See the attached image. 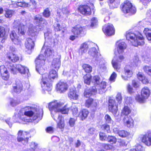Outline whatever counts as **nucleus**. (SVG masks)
I'll use <instances>...</instances> for the list:
<instances>
[{"instance_id":"nucleus-9","label":"nucleus","mask_w":151,"mask_h":151,"mask_svg":"<svg viewBox=\"0 0 151 151\" xmlns=\"http://www.w3.org/2000/svg\"><path fill=\"white\" fill-rule=\"evenodd\" d=\"M48 76V74L47 73L42 74V82L41 85L42 89L44 90L47 91H50L52 88V85L51 81L47 79V78H45L46 76Z\"/></svg>"},{"instance_id":"nucleus-53","label":"nucleus","mask_w":151,"mask_h":151,"mask_svg":"<svg viewBox=\"0 0 151 151\" xmlns=\"http://www.w3.org/2000/svg\"><path fill=\"white\" fill-rule=\"evenodd\" d=\"M117 77V74L114 72H113L111 74L109 79V81L111 82H114Z\"/></svg>"},{"instance_id":"nucleus-4","label":"nucleus","mask_w":151,"mask_h":151,"mask_svg":"<svg viewBox=\"0 0 151 151\" xmlns=\"http://www.w3.org/2000/svg\"><path fill=\"white\" fill-rule=\"evenodd\" d=\"M8 68L11 73L13 74L16 73L17 71L22 74H27L28 75L29 69L27 68L21 64L14 65L9 63L8 65Z\"/></svg>"},{"instance_id":"nucleus-14","label":"nucleus","mask_w":151,"mask_h":151,"mask_svg":"<svg viewBox=\"0 0 151 151\" xmlns=\"http://www.w3.org/2000/svg\"><path fill=\"white\" fill-rule=\"evenodd\" d=\"M132 74L131 67L129 65H127L124 68L123 74L122 75L121 77L124 81H127L129 78L132 76Z\"/></svg>"},{"instance_id":"nucleus-2","label":"nucleus","mask_w":151,"mask_h":151,"mask_svg":"<svg viewBox=\"0 0 151 151\" xmlns=\"http://www.w3.org/2000/svg\"><path fill=\"white\" fill-rule=\"evenodd\" d=\"M126 38L131 42L132 45L137 47L145 44L144 38L142 35L137 31H129L126 32Z\"/></svg>"},{"instance_id":"nucleus-12","label":"nucleus","mask_w":151,"mask_h":151,"mask_svg":"<svg viewBox=\"0 0 151 151\" xmlns=\"http://www.w3.org/2000/svg\"><path fill=\"white\" fill-rule=\"evenodd\" d=\"M54 119L57 122V127L61 129L64 128L65 124L64 118L61 115L59 114V113H55L54 114L51 115Z\"/></svg>"},{"instance_id":"nucleus-19","label":"nucleus","mask_w":151,"mask_h":151,"mask_svg":"<svg viewBox=\"0 0 151 151\" xmlns=\"http://www.w3.org/2000/svg\"><path fill=\"white\" fill-rule=\"evenodd\" d=\"M68 85L65 82L60 81L56 85V89L57 91L60 93H63L67 91Z\"/></svg>"},{"instance_id":"nucleus-26","label":"nucleus","mask_w":151,"mask_h":151,"mask_svg":"<svg viewBox=\"0 0 151 151\" xmlns=\"http://www.w3.org/2000/svg\"><path fill=\"white\" fill-rule=\"evenodd\" d=\"M13 88L15 92L17 93H20L22 88V85L21 81L19 80L16 81V83L13 85Z\"/></svg>"},{"instance_id":"nucleus-11","label":"nucleus","mask_w":151,"mask_h":151,"mask_svg":"<svg viewBox=\"0 0 151 151\" xmlns=\"http://www.w3.org/2000/svg\"><path fill=\"white\" fill-rule=\"evenodd\" d=\"M28 135H29L28 133L26 132H23L21 130H19L17 133V141L21 142L24 145H26L29 139Z\"/></svg>"},{"instance_id":"nucleus-59","label":"nucleus","mask_w":151,"mask_h":151,"mask_svg":"<svg viewBox=\"0 0 151 151\" xmlns=\"http://www.w3.org/2000/svg\"><path fill=\"white\" fill-rule=\"evenodd\" d=\"M101 128L104 130H106L107 132H110V127L109 125L105 124L102 125Z\"/></svg>"},{"instance_id":"nucleus-57","label":"nucleus","mask_w":151,"mask_h":151,"mask_svg":"<svg viewBox=\"0 0 151 151\" xmlns=\"http://www.w3.org/2000/svg\"><path fill=\"white\" fill-rule=\"evenodd\" d=\"M17 36L14 31H12L11 32V33L10 35V38L11 39L12 41L15 38L17 37Z\"/></svg>"},{"instance_id":"nucleus-27","label":"nucleus","mask_w":151,"mask_h":151,"mask_svg":"<svg viewBox=\"0 0 151 151\" xmlns=\"http://www.w3.org/2000/svg\"><path fill=\"white\" fill-rule=\"evenodd\" d=\"M34 42L31 39L28 38L26 39L25 42V46L27 49L31 50L34 48Z\"/></svg>"},{"instance_id":"nucleus-33","label":"nucleus","mask_w":151,"mask_h":151,"mask_svg":"<svg viewBox=\"0 0 151 151\" xmlns=\"http://www.w3.org/2000/svg\"><path fill=\"white\" fill-rule=\"evenodd\" d=\"M60 59L58 58L54 59L52 63L51 68L52 69H55L57 70L60 68Z\"/></svg>"},{"instance_id":"nucleus-3","label":"nucleus","mask_w":151,"mask_h":151,"mask_svg":"<svg viewBox=\"0 0 151 151\" xmlns=\"http://www.w3.org/2000/svg\"><path fill=\"white\" fill-rule=\"evenodd\" d=\"M63 104V103L58 102L57 101L50 103L49 108L51 111V115L58 113V112H61L62 114H67L69 109L66 106L61 108Z\"/></svg>"},{"instance_id":"nucleus-52","label":"nucleus","mask_w":151,"mask_h":151,"mask_svg":"<svg viewBox=\"0 0 151 151\" xmlns=\"http://www.w3.org/2000/svg\"><path fill=\"white\" fill-rule=\"evenodd\" d=\"M106 123L109 124H112L113 123V121L111 119V117L108 114L106 115L104 117Z\"/></svg>"},{"instance_id":"nucleus-10","label":"nucleus","mask_w":151,"mask_h":151,"mask_svg":"<svg viewBox=\"0 0 151 151\" xmlns=\"http://www.w3.org/2000/svg\"><path fill=\"white\" fill-rule=\"evenodd\" d=\"M34 22L35 23L38 24L39 28L38 31L43 30L45 26L47 24L46 20L42 18V16L39 14L35 16Z\"/></svg>"},{"instance_id":"nucleus-43","label":"nucleus","mask_w":151,"mask_h":151,"mask_svg":"<svg viewBox=\"0 0 151 151\" xmlns=\"http://www.w3.org/2000/svg\"><path fill=\"white\" fill-rule=\"evenodd\" d=\"M30 147L32 151H39V148L37 144L34 142H32Z\"/></svg>"},{"instance_id":"nucleus-17","label":"nucleus","mask_w":151,"mask_h":151,"mask_svg":"<svg viewBox=\"0 0 151 151\" xmlns=\"http://www.w3.org/2000/svg\"><path fill=\"white\" fill-rule=\"evenodd\" d=\"M117 51L119 54H122L127 48L126 43L122 40L118 41L116 43Z\"/></svg>"},{"instance_id":"nucleus-37","label":"nucleus","mask_w":151,"mask_h":151,"mask_svg":"<svg viewBox=\"0 0 151 151\" xmlns=\"http://www.w3.org/2000/svg\"><path fill=\"white\" fill-rule=\"evenodd\" d=\"M137 77L139 79L142 81L144 84H147L149 83V81L147 78L143 76L140 73H139L137 74Z\"/></svg>"},{"instance_id":"nucleus-40","label":"nucleus","mask_w":151,"mask_h":151,"mask_svg":"<svg viewBox=\"0 0 151 151\" xmlns=\"http://www.w3.org/2000/svg\"><path fill=\"white\" fill-rule=\"evenodd\" d=\"M131 111L129 107L125 106L122 111V114L125 116H128V115L131 113Z\"/></svg>"},{"instance_id":"nucleus-24","label":"nucleus","mask_w":151,"mask_h":151,"mask_svg":"<svg viewBox=\"0 0 151 151\" xmlns=\"http://www.w3.org/2000/svg\"><path fill=\"white\" fill-rule=\"evenodd\" d=\"M123 121L127 127H133L134 121L130 116H125Z\"/></svg>"},{"instance_id":"nucleus-42","label":"nucleus","mask_w":151,"mask_h":151,"mask_svg":"<svg viewBox=\"0 0 151 151\" xmlns=\"http://www.w3.org/2000/svg\"><path fill=\"white\" fill-rule=\"evenodd\" d=\"M62 12L63 14V15H61L62 14H59L58 15L59 17L60 18H64L65 17H66L69 12L66 8H64L62 9Z\"/></svg>"},{"instance_id":"nucleus-13","label":"nucleus","mask_w":151,"mask_h":151,"mask_svg":"<svg viewBox=\"0 0 151 151\" xmlns=\"http://www.w3.org/2000/svg\"><path fill=\"white\" fill-rule=\"evenodd\" d=\"M124 58V57L122 55H120L118 57L116 56L114 57L111 63L113 67L117 71H118L120 68L121 65L119 63L122 62Z\"/></svg>"},{"instance_id":"nucleus-60","label":"nucleus","mask_w":151,"mask_h":151,"mask_svg":"<svg viewBox=\"0 0 151 151\" xmlns=\"http://www.w3.org/2000/svg\"><path fill=\"white\" fill-rule=\"evenodd\" d=\"M92 102V99H89L87 100L85 104L86 106L87 107H89L90 106H91Z\"/></svg>"},{"instance_id":"nucleus-47","label":"nucleus","mask_w":151,"mask_h":151,"mask_svg":"<svg viewBox=\"0 0 151 151\" xmlns=\"http://www.w3.org/2000/svg\"><path fill=\"white\" fill-rule=\"evenodd\" d=\"M24 22H23L22 23L20 22V21L19 19H17L14 21L13 23V26L14 27L17 28L21 26V24H24Z\"/></svg>"},{"instance_id":"nucleus-55","label":"nucleus","mask_w":151,"mask_h":151,"mask_svg":"<svg viewBox=\"0 0 151 151\" xmlns=\"http://www.w3.org/2000/svg\"><path fill=\"white\" fill-rule=\"evenodd\" d=\"M13 13V11L11 10H8L6 12L5 14V16L6 18H10L12 16Z\"/></svg>"},{"instance_id":"nucleus-35","label":"nucleus","mask_w":151,"mask_h":151,"mask_svg":"<svg viewBox=\"0 0 151 151\" xmlns=\"http://www.w3.org/2000/svg\"><path fill=\"white\" fill-rule=\"evenodd\" d=\"M0 37L2 38L1 42H4L6 37V33L5 27L1 26H0Z\"/></svg>"},{"instance_id":"nucleus-46","label":"nucleus","mask_w":151,"mask_h":151,"mask_svg":"<svg viewBox=\"0 0 151 151\" xmlns=\"http://www.w3.org/2000/svg\"><path fill=\"white\" fill-rule=\"evenodd\" d=\"M12 41L14 44L19 45V46L22 45V41L18 37L12 40Z\"/></svg>"},{"instance_id":"nucleus-30","label":"nucleus","mask_w":151,"mask_h":151,"mask_svg":"<svg viewBox=\"0 0 151 151\" xmlns=\"http://www.w3.org/2000/svg\"><path fill=\"white\" fill-rule=\"evenodd\" d=\"M95 87H92L88 90H86L84 93V96L86 98L89 97L93 95H95L96 93V89Z\"/></svg>"},{"instance_id":"nucleus-1","label":"nucleus","mask_w":151,"mask_h":151,"mask_svg":"<svg viewBox=\"0 0 151 151\" xmlns=\"http://www.w3.org/2000/svg\"><path fill=\"white\" fill-rule=\"evenodd\" d=\"M42 109H33L29 106L22 109L20 110L19 113L20 116V118L23 121L26 122L29 121V119H27V118L32 116L34 114H36V117L38 118L40 116L42 117Z\"/></svg>"},{"instance_id":"nucleus-34","label":"nucleus","mask_w":151,"mask_h":151,"mask_svg":"<svg viewBox=\"0 0 151 151\" xmlns=\"http://www.w3.org/2000/svg\"><path fill=\"white\" fill-rule=\"evenodd\" d=\"M69 98L71 99H76V88L74 86H71L68 93Z\"/></svg>"},{"instance_id":"nucleus-16","label":"nucleus","mask_w":151,"mask_h":151,"mask_svg":"<svg viewBox=\"0 0 151 151\" xmlns=\"http://www.w3.org/2000/svg\"><path fill=\"white\" fill-rule=\"evenodd\" d=\"M142 141L148 146L151 145V131H147L141 137Z\"/></svg>"},{"instance_id":"nucleus-20","label":"nucleus","mask_w":151,"mask_h":151,"mask_svg":"<svg viewBox=\"0 0 151 151\" xmlns=\"http://www.w3.org/2000/svg\"><path fill=\"white\" fill-rule=\"evenodd\" d=\"M109 109L114 115L116 114L117 111V105L116 104L114 100H109Z\"/></svg>"},{"instance_id":"nucleus-51","label":"nucleus","mask_w":151,"mask_h":151,"mask_svg":"<svg viewBox=\"0 0 151 151\" xmlns=\"http://www.w3.org/2000/svg\"><path fill=\"white\" fill-rule=\"evenodd\" d=\"M43 16L46 18L49 17L50 15V12L48 8L45 9L43 13Z\"/></svg>"},{"instance_id":"nucleus-39","label":"nucleus","mask_w":151,"mask_h":151,"mask_svg":"<svg viewBox=\"0 0 151 151\" xmlns=\"http://www.w3.org/2000/svg\"><path fill=\"white\" fill-rule=\"evenodd\" d=\"M141 62L139 60L137 56L134 57L133 59V62H131V65L133 66L137 67L140 65Z\"/></svg>"},{"instance_id":"nucleus-56","label":"nucleus","mask_w":151,"mask_h":151,"mask_svg":"<svg viewBox=\"0 0 151 151\" xmlns=\"http://www.w3.org/2000/svg\"><path fill=\"white\" fill-rule=\"evenodd\" d=\"M116 100L118 101V103L120 104L122 101V97L121 93H119L116 95Z\"/></svg>"},{"instance_id":"nucleus-61","label":"nucleus","mask_w":151,"mask_h":151,"mask_svg":"<svg viewBox=\"0 0 151 151\" xmlns=\"http://www.w3.org/2000/svg\"><path fill=\"white\" fill-rule=\"evenodd\" d=\"M17 7H24L27 5V3L18 1L17 2Z\"/></svg>"},{"instance_id":"nucleus-21","label":"nucleus","mask_w":151,"mask_h":151,"mask_svg":"<svg viewBox=\"0 0 151 151\" xmlns=\"http://www.w3.org/2000/svg\"><path fill=\"white\" fill-rule=\"evenodd\" d=\"M88 54L93 58H95L96 60H97L98 58L101 56L100 53L98 52L96 49L95 47H92L89 49Z\"/></svg>"},{"instance_id":"nucleus-41","label":"nucleus","mask_w":151,"mask_h":151,"mask_svg":"<svg viewBox=\"0 0 151 151\" xmlns=\"http://www.w3.org/2000/svg\"><path fill=\"white\" fill-rule=\"evenodd\" d=\"M91 76L90 74H87L84 77V83L87 85H89L91 81Z\"/></svg>"},{"instance_id":"nucleus-22","label":"nucleus","mask_w":151,"mask_h":151,"mask_svg":"<svg viewBox=\"0 0 151 151\" xmlns=\"http://www.w3.org/2000/svg\"><path fill=\"white\" fill-rule=\"evenodd\" d=\"M91 44L94 45V43L89 42H85L81 44L79 50V53L82 55L86 52L88 49L89 45Z\"/></svg>"},{"instance_id":"nucleus-23","label":"nucleus","mask_w":151,"mask_h":151,"mask_svg":"<svg viewBox=\"0 0 151 151\" xmlns=\"http://www.w3.org/2000/svg\"><path fill=\"white\" fill-rule=\"evenodd\" d=\"M27 23L29 25L28 31V35L32 37L35 36L38 33L36 27L35 26H34L32 24H30L29 21H27Z\"/></svg>"},{"instance_id":"nucleus-64","label":"nucleus","mask_w":151,"mask_h":151,"mask_svg":"<svg viewBox=\"0 0 151 151\" xmlns=\"http://www.w3.org/2000/svg\"><path fill=\"white\" fill-rule=\"evenodd\" d=\"M127 90L128 92L130 94H132L134 92V91L133 88L129 84H128L127 85Z\"/></svg>"},{"instance_id":"nucleus-8","label":"nucleus","mask_w":151,"mask_h":151,"mask_svg":"<svg viewBox=\"0 0 151 151\" xmlns=\"http://www.w3.org/2000/svg\"><path fill=\"white\" fill-rule=\"evenodd\" d=\"M122 10L124 13H128L129 15L134 14L136 11L135 7L133 6L131 3L126 0L122 5Z\"/></svg>"},{"instance_id":"nucleus-28","label":"nucleus","mask_w":151,"mask_h":151,"mask_svg":"<svg viewBox=\"0 0 151 151\" xmlns=\"http://www.w3.org/2000/svg\"><path fill=\"white\" fill-rule=\"evenodd\" d=\"M25 24H21V26L19 27L18 28V33L20 35H24L26 32V27L28 26L27 21H26Z\"/></svg>"},{"instance_id":"nucleus-58","label":"nucleus","mask_w":151,"mask_h":151,"mask_svg":"<svg viewBox=\"0 0 151 151\" xmlns=\"http://www.w3.org/2000/svg\"><path fill=\"white\" fill-rule=\"evenodd\" d=\"M54 30L56 31H60L61 30V27L60 25L58 23H55L54 25Z\"/></svg>"},{"instance_id":"nucleus-44","label":"nucleus","mask_w":151,"mask_h":151,"mask_svg":"<svg viewBox=\"0 0 151 151\" xmlns=\"http://www.w3.org/2000/svg\"><path fill=\"white\" fill-rule=\"evenodd\" d=\"M83 67L86 73H90L92 71V67L89 65L84 64L83 66Z\"/></svg>"},{"instance_id":"nucleus-29","label":"nucleus","mask_w":151,"mask_h":151,"mask_svg":"<svg viewBox=\"0 0 151 151\" xmlns=\"http://www.w3.org/2000/svg\"><path fill=\"white\" fill-rule=\"evenodd\" d=\"M44 51L45 55V56L46 57V56H50L54 52L50 46H45V45L43 46L42 48L41 52H43Z\"/></svg>"},{"instance_id":"nucleus-25","label":"nucleus","mask_w":151,"mask_h":151,"mask_svg":"<svg viewBox=\"0 0 151 151\" xmlns=\"http://www.w3.org/2000/svg\"><path fill=\"white\" fill-rule=\"evenodd\" d=\"M0 73L3 79L7 80L9 77V76L6 68L4 65H1L0 70Z\"/></svg>"},{"instance_id":"nucleus-48","label":"nucleus","mask_w":151,"mask_h":151,"mask_svg":"<svg viewBox=\"0 0 151 151\" xmlns=\"http://www.w3.org/2000/svg\"><path fill=\"white\" fill-rule=\"evenodd\" d=\"M107 141L111 144L115 143L116 141V138L114 136H109L107 138Z\"/></svg>"},{"instance_id":"nucleus-15","label":"nucleus","mask_w":151,"mask_h":151,"mask_svg":"<svg viewBox=\"0 0 151 151\" xmlns=\"http://www.w3.org/2000/svg\"><path fill=\"white\" fill-rule=\"evenodd\" d=\"M103 30L106 36H111L115 34V29L113 25L109 23L104 25L103 27Z\"/></svg>"},{"instance_id":"nucleus-7","label":"nucleus","mask_w":151,"mask_h":151,"mask_svg":"<svg viewBox=\"0 0 151 151\" xmlns=\"http://www.w3.org/2000/svg\"><path fill=\"white\" fill-rule=\"evenodd\" d=\"M150 94V90L146 86L142 88L141 91V96L139 95H137L135 97L136 100L138 102L143 103L149 96Z\"/></svg>"},{"instance_id":"nucleus-32","label":"nucleus","mask_w":151,"mask_h":151,"mask_svg":"<svg viewBox=\"0 0 151 151\" xmlns=\"http://www.w3.org/2000/svg\"><path fill=\"white\" fill-rule=\"evenodd\" d=\"M47 77H48L47 79L49 80L50 81H52V79L53 80L58 78V74L56 70H52L50 71L49 76L48 75V76H46L45 78H47Z\"/></svg>"},{"instance_id":"nucleus-49","label":"nucleus","mask_w":151,"mask_h":151,"mask_svg":"<svg viewBox=\"0 0 151 151\" xmlns=\"http://www.w3.org/2000/svg\"><path fill=\"white\" fill-rule=\"evenodd\" d=\"M144 71L150 76L151 77V67L147 66H145L143 68Z\"/></svg>"},{"instance_id":"nucleus-36","label":"nucleus","mask_w":151,"mask_h":151,"mask_svg":"<svg viewBox=\"0 0 151 151\" xmlns=\"http://www.w3.org/2000/svg\"><path fill=\"white\" fill-rule=\"evenodd\" d=\"M88 113V110L86 109H83L80 112L79 117L82 120H83L87 117Z\"/></svg>"},{"instance_id":"nucleus-63","label":"nucleus","mask_w":151,"mask_h":151,"mask_svg":"<svg viewBox=\"0 0 151 151\" xmlns=\"http://www.w3.org/2000/svg\"><path fill=\"white\" fill-rule=\"evenodd\" d=\"M100 139L102 141L105 140L106 138L105 134L103 132H101L99 133Z\"/></svg>"},{"instance_id":"nucleus-62","label":"nucleus","mask_w":151,"mask_h":151,"mask_svg":"<svg viewBox=\"0 0 151 151\" xmlns=\"http://www.w3.org/2000/svg\"><path fill=\"white\" fill-rule=\"evenodd\" d=\"M99 104V102L97 100H93L92 99V102L91 106L94 107L95 109L97 108Z\"/></svg>"},{"instance_id":"nucleus-31","label":"nucleus","mask_w":151,"mask_h":151,"mask_svg":"<svg viewBox=\"0 0 151 151\" xmlns=\"http://www.w3.org/2000/svg\"><path fill=\"white\" fill-rule=\"evenodd\" d=\"M7 56L9 60L14 63L16 62L19 60L18 56L15 53L9 52L7 54Z\"/></svg>"},{"instance_id":"nucleus-54","label":"nucleus","mask_w":151,"mask_h":151,"mask_svg":"<svg viewBox=\"0 0 151 151\" xmlns=\"http://www.w3.org/2000/svg\"><path fill=\"white\" fill-rule=\"evenodd\" d=\"M83 28L79 25L76 26V34L78 35L80 34L82 32Z\"/></svg>"},{"instance_id":"nucleus-45","label":"nucleus","mask_w":151,"mask_h":151,"mask_svg":"<svg viewBox=\"0 0 151 151\" xmlns=\"http://www.w3.org/2000/svg\"><path fill=\"white\" fill-rule=\"evenodd\" d=\"M129 133L124 130H120L119 132V135L122 137H125L129 135Z\"/></svg>"},{"instance_id":"nucleus-50","label":"nucleus","mask_w":151,"mask_h":151,"mask_svg":"<svg viewBox=\"0 0 151 151\" xmlns=\"http://www.w3.org/2000/svg\"><path fill=\"white\" fill-rule=\"evenodd\" d=\"M97 24L98 20L96 18L94 17L92 18L91 20L90 26L92 27H93L96 26Z\"/></svg>"},{"instance_id":"nucleus-5","label":"nucleus","mask_w":151,"mask_h":151,"mask_svg":"<svg viewBox=\"0 0 151 151\" xmlns=\"http://www.w3.org/2000/svg\"><path fill=\"white\" fill-rule=\"evenodd\" d=\"M100 77L98 76H95L93 78V81L95 83V87L96 89V93L102 94L106 91V83L105 81H102L100 83L99 81Z\"/></svg>"},{"instance_id":"nucleus-6","label":"nucleus","mask_w":151,"mask_h":151,"mask_svg":"<svg viewBox=\"0 0 151 151\" xmlns=\"http://www.w3.org/2000/svg\"><path fill=\"white\" fill-rule=\"evenodd\" d=\"M46 57L43 55L40 54L35 60L36 70L41 75H42L45 71L43 66L45 63Z\"/></svg>"},{"instance_id":"nucleus-18","label":"nucleus","mask_w":151,"mask_h":151,"mask_svg":"<svg viewBox=\"0 0 151 151\" xmlns=\"http://www.w3.org/2000/svg\"><path fill=\"white\" fill-rule=\"evenodd\" d=\"M78 9V11L83 15H89L91 13V8L87 5H80Z\"/></svg>"},{"instance_id":"nucleus-38","label":"nucleus","mask_w":151,"mask_h":151,"mask_svg":"<svg viewBox=\"0 0 151 151\" xmlns=\"http://www.w3.org/2000/svg\"><path fill=\"white\" fill-rule=\"evenodd\" d=\"M143 33L146 36L147 40L151 41V29L145 28L143 31Z\"/></svg>"}]
</instances>
